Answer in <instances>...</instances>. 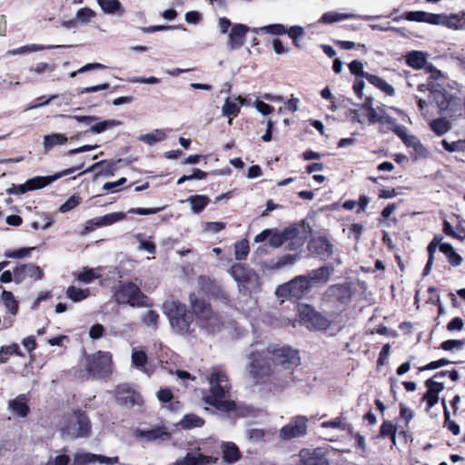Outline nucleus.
I'll list each match as a JSON object with an SVG mask.
<instances>
[{
  "instance_id": "2eb2a0df",
  "label": "nucleus",
  "mask_w": 465,
  "mask_h": 465,
  "mask_svg": "<svg viewBox=\"0 0 465 465\" xmlns=\"http://www.w3.org/2000/svg\"><path fill=\"white\" fill-rule=\"evenodd\" d=\"M115 398L118 403L126 407L140 404L141 396L128 384H121L115 388Z\"/></svg>"
},
{
  "instance_id": "5701e85b",
  "label": "nucleus",
  "mask_w": 465,
  "mask_h": 465,
  "mask_svg": "<svg viewBox=\"0 0 465 465\" xmlns=\"http://www.w3.org/2000/svg\"><path fill=\"white\" fill-rule=\"evenodd\" d=\"M215 462V458L203 455L198 450H194L188 452L183 459L177 460L174 465H209Z\"/></svg>"
},
{
  "instance_id": "a878e982",
  "label": "nucleus",
  "mask_w": 465,
  "mask_h": 465,
  "mask_svg": "<svg viewBox=\"0 0 465 465\" xmlns=\"http://www.w3.org/2000/svg\"><path fill=\"white\" fill-rule=\"evenodd\" d=\"M101 10L110 15L122 16L125 10L119 0H96Z\"/></svg>"
},
{
  "instance_id": "dca6fc26",
  "label": "nucleus",
  "mask_w": 465,
  "mask_h": 465,
  "mask_svg": "<svg viewBox=\"0 0 465 465\" xmlns=\"http://www.w3.org/2000/svg\"><path fill=\"white\" fill-rule=\"evenodd\" d=\"M134 435L145 442H160L169 440L171 433L165 428L155 427L150 430H135Z\"/></svg>"
},
{
  "instance_id": "39448f33",
  "label": "nucleus",
  "mask_w": 465,
  "mask_h": 465,
  "mask_svg": "<svg viewBox=\"0 0 465 465\" xmlns=\"http://www.w3.org/2000/svg\"><path fill=\"white\" fill-rule=\"evenodd\" d=\"M114 298L118 304H129L132 307L150 305L148 298L141 292L139 286L133 282L119 284L115 289Z\"/></svg>"
},
{
  "instance_id": "473e14b6",
  "label": "nucleus",
  "mask_w": 465,
  "mask_h": 465,
  "mask_svg": "<svg viewBox=\"0 0 465 465\" xmlns=\"http://www.w3.org/2000/svg\"><path fill=\"white\" fill-rule=\"evenodd\" d=\"M436 375L432 376L425 382L427 392L423 395L422 401H426V411H430L436 403Z\"/></svg>"
},
{
  "instance_id": "f8f14e48",
  "label": "nucleus",
  "mask_w": 465,
  "mask_h": 465,
  "mask_svg": "<svg viewBox=\"0 0 465 465\" xmlns=\"http://www.w3.org/2000/svg\"><path fill=\"white\" fill-rule=\"evenodd\" d=\"M392 131L401 139L407 147L412 148L416 154V158L424 159L429 156V152L425 146L416 136L410 134L406 127L395 125Z\"/></svg>"
},
{
  "instance_id": "ea45409f",
  "label": "nucleus",
  "mask_w": 465,
  "mask_h": 465,
  "mask_svg": "<svg viewBox=\"0 0 465 465\" xmlns=\"http://www.w3.org/2000/svg\"><path fill=\"white\" fill-rule=\"evenodd\" d=\"M187 201L191 205L192 211L195 213H199L209 203L210 199L205 195H192Z\"/></svg>"
},
{
  "instance_id": "0e129e2a",
  "label": "nucleus",
  "mask_w": 465,
  "mask_h": 465,
  "mask_svg": "<svg viewBox=\"0 0 465 465\" xmlns=\"http://www.w3.org/2000/svg\"><path fill=\"white\" fill-rule=\"evenodd\" d=\"M79 203V197L73 195L60 206L59 211L63 213H67L76 207Z\"/></svg>"
},
{
  "instance_id": "ddd939ff",
  "label": "nucleus",
  "mask_w": 465,
  "mask_h": 465,
  "mask_svg": "<svg viewBox=\"0 0 465 465\" xmlns=\"http://www.w3.org/2000/svg\"><path fill=\"white\" fill-rule=\"evenodd\" d=\"M308 419L304 416H296L291 421L280 430V438L283 440H289L301 437L307 432Z\"/></svg>"
},
{
  "instance_id": "f3484780",
  "label": "nucleus",
  "mask_w": 465,
  "mask_h": 465,
  "mask_svg": "<svg viewBox=\"0 0 465 465\" xmlns=\"http://www.w3.org/2000/svg\"><path fill=\"white\" fill-rule=\"evenodd\" d=\"M248 31L249 27L245 25H233L228 33V49L233 51L241 48L244 45L246 34Z\"/></svg>"
},
{
  "instance_id": "680f3d73",
  "label": "nucleus",
  "mask_w": 465,
  "mask_h": 465,
  "mask_svg": "<svg viewBox=\"0 0 465 465\" xmlns=\"http://www.w3.org/2000/svg\"><path fill=\"white\" fill-rule=\"evenodd\" d=\"M464 342L460 340H449L441 343L444 351H460L463 348Z\"/></svg>"
},
{
  "instance_id": "9b49d317",
  "label": "nucleus",
  "mask_w": 465,
  "mask_h": 465,
  "mask_svg": "<svg viewBox=\"0 0 465 465\" xmlns=\"http://www.w3.org/2000/svg\"><path fill=\"white\" fill-rule=\"evenodd\" d=\"M311 288L308 277H305V275H300L288 283L282 285L278 289L277 293L280 296L285 295L295 299H301L309 292Z\"/></svg>"
},
{
  "instance_id": "a18cd8bd",
  "label": "nucleus",
  "mask_w": 465,
  "mask_h": 465,
  "mask_svg": "<svg viewBox=\"0 0 465 465\" xmlns=\"http://www.w3.org/2000/svg\"><path fill=\"white\" fill-rule=\"evenodd\" d=\"M89 294V289H79L74 286H69L66 291L67 297L75 302L84 300Z\"/></svg>"
},
{
  "instance_id": "6e6d98bb",
  "label": "nucleus",
  "mask_w": 465,
  "mask_h": 465,
  "mask_svg": "<svg viewBox=\"0 0 465 465\" xmlns=\"http://www.w3.org/2000/svg\"><path fill=\"white\" fill-rule=\"evenodd\" d=\"M383 108L374 107L367 111V117L370 124L383 123Z\"/></svg>"
},
{
  "instance_id": "5fc2aeb1",
  "label": "nucleus",
  "mask_w": 465,
  "mask_h": 465,
  "mask_svg": "<svg viewBox=\"0 0 465 465\" xmlns=\"http://www.w3.org/2000/svg\"><path fill=\"white\" fill-rule=\"evenodd\" d=\"M159 320V315L155 311H148L144 313L142 318L143 322L148 326L153 327V329L157 328V322Z\"/></svg>"
},
{
  "instance_id": "69168bd1",
  "label": "nucleus",
  "mask_w": 465,
  "mask_h": 465,
  "mask_svg": "<svg viewBox=\"0 0 465 465\" xmlns=\"http://www.w3.org/2000/svg\"><path fill=\"white\" fill-rule=\"evenodd\" d=\"M33 248H21L16 251L8 252L5 253V256L7 258L19 259L24 258L29 255Z\"/></svg>"
},
{
  "instance_id": "bb28decb",
  "label": "nucleus",
  "mask_w": 465,
  "mask_h": 465,
  "mask_svg": "<svg viewBox=\"0 0 465 465\" xmlns=\"http://www.w3.org/2000/svg\"><path fill=\"white\" fill-rule=\"evenodd\" d=\"M438 25H443L452 29H460L465 26V16L464 15H438Z\"/></svg>"
},
{
  "instance_id": "a19ab883",
  "label": "nucleus",
  "mask_w": 465,
  "mask_h": 465,
  "mask_svg": "<svg viewBox=\"0 0 465 465\" xmlns=\"http://www.w3.org/2000/svg\"><path fill=\"white\" fill-rule=\"evenodd\" d=\"M327 295L344 302L349 298V289L341 284L331 285L327 291Z\"/></svg>"
},
{
  "instance_id": "393cba45",
  "label": "nucleus",
  "mask_w": 465,
  "mask_h": 465,
  "mask_svg": "<svg viewBox=\"0 0 465 465\" xmlns=\"http://www.w3.org/2000/svg\"><path fill=\"white\" fill-rule=\"evenodd\" d=\"M28 398L25 394H20L8 403V410L19 417H25L29 412Z\"/></svg>"
},
{
  "instance_id": "4c0bfd02",
  "label": "nucleus",
  "mask_w": 465,
  "mask_h": 465,
  "mask_svg": "<svg viewBox=\"0 0 465 465\" xmlns=\"http://www.w3.org/2000/svg\"><path fill=\"white\" fill-rule=\"evenodd\" d=\"M167 137L165 131L162 129H155L151 133L142 134L139 136V141L147 145H153L159 142L165 140Z\"/></svg>"
},
{
  "instance_id": "412c9836",
  "label": "nucleus",
  "mask_w": 465,
  "mask_h": 465,
  "mask_svg": "<svg viewBox=\"0 0 465 465\" xmlns=\"http://www.w3.org/2000/svg\"><path fill=\"white\" fill-rule=\"evenodd\" d=\"M310 251L322 260H326L332 254V245L325 237L313 238L309 243Z\"/></svg>"
},
{
  "instance_id": "0eeeda50",
  "label": "nucleus",
  "mask_w": 465,
  "mask_h": 465,
  "mask_svg": "<svg viewBox=\"0 0 465 465\" xmlns=\"http://www.w3.org/2000/svg\"><path fill=\"white\" fill-rule=\"evenodd\" d=\"M90 430L89 419L82 412H73L67 415L61 426L62 434L74 439L88 437Z\"/></svg>"
},
{
  "instance_id": "6e6552de",
  "label": "nucleus",
  "mask_w": 465,
  "mask_h": 465,
  "mask_svg": "<svg viewBox=\"0 0 465 465\" xmlns=\"http://www.w3.org/2000/svg\"><path fill=\"white\" fill-rule=\"evenodd\" d=\"M300 322L310 330H326L329 321L308 304H300L298 307Z\"/></svg>"
},
{
  "instance_id": "aec40b11",
  "label": "nucleus",
  "mask_w": 465,
  "mask_h": 465,
  "mask_svg": "<svg viewBox=\"0 0 465 465\" xmlns=\"http://www.w3.org/2000/svg\"><path fill=\"white\" fill-rule=\"evenodd\" d=\"M286 240L287 235L285 232H279L272 229H265L254 238L255 242L268 241L269 244L273 248L280 247Z\"/></svg>"
},
{
  "instance_id": "774afa93",
  "label": "nucleus",
  "mask_w": 465,
  "mask_h": 465,
  "mask_svg": "<svg viewBox=\"0 0 465 465\" xmlns=\"http://www.w3.org/2000/svg\"><path fill=\"white\" fill-rule=\"evenodd\" d=\"M70 462L69 456L61 454L54 459H49L45 465H68Z\"/></svg>"
},
{
  "instance_id": "f704fd0d",
  "label": "nucleus",
  "mask_w": 465,
  "mask_h": 465,
  "mask_svg": "<svg viewBox=\"0 0 465 465\" xmlns=\"http://www.w3.org/2000/svg\"><path fill=\"white\" fill-rule=\"evenodd\" d=\"M426 62V54L421 51H411L406 54V63L413 69L423 68Z\"/></svg>"
},
{
  "instance_id": "423d86ee",
  "label": "nucleus",
  "mask_w": 465,
  "mask_h": 465,
  "mask_svg": "<svg viewBox=\"0 0 465 465\" xmlns=\"http://www.w3.org/2000/svg\"><path fill=\"white\" fill-rule=\"evenodd\" d=\"M230 273L237 282L241 292L251 293L260 289L261 282L258 274L245 264L236 263L232 265Z\"/></svg>"
},
{
  "instance_id": "6ab92c4d",
  "label": "nucleus",
  "mask_w": 465,
  "mask_h": 465,
  "mask_svg": "<svg viewBox=\"0 0 465 465\" xmlns=\"http://www.w3.org/2000/svg\"><path fill=\"white\" fill-rule=\"evenodd\" d=\"M43 275L41 268L33 263L22 264L14 269V281L16 283L22 282L26 277L35 281L41 280Z\"/></svg>"
},
{
  "instance_id": "4d7b16f0",
  "label": "nucleus",
  "mask_w": 465,
  "mask_h": 465,
  "mask_svg": "<svg viewBox=\"0 0 465 465\" xmlns=\"http://www.w3.org/2000/svg\"><path fill=\"white\" fill-rule=\"evenodd\" d=\"M350 72L356 76H360L361 78L366 79V75H370L371 74L363 71V64L361 61L353 60L349 64Z\"/></svg>"
},
{
  "instance_id": "c9c22d12",
  "label": "nucleus",
  "mask_w": 465,
  "mask_h": 465,
  "mask_svg": "<svg viewBox=\"0 0 465 465\" xmlns=\"http://www.w3.org/2000/svg\"><path fill=\"white\" fill-rule=\"evenodd\" d=\"M54 47H62V45L45 46V45H43L31 44V45H24V46H21V47H18V48H15V49L9 50L7 52V54H9V55H21V54H29V53L40 52V51H43L45 49H50V48H54Z\"/></svg>"
},
{
  "instance_id": "20e7f679",
  "label": "nucleus",
  "mask_w": 465,
  "mask_h": 465,
  "mask_svg": "<svg viewBox=\"0 0 465 465\" xmlns=\"http://www.w3.org/2000/svg\"><path fill=\"white\" fill-rule=\"evenodd\" d=\"M171 327L177 332L184 333L190 329L192 314L186 312L184 304L178 301L166 302L163 304Z\"/></svg>"
},
{
  "instance_id": "a211bd4d",
  "label": "nucleus",
  "mask_w": 465,
  "mask_h": 465,
  "mask_svg": "<svg viewBox=\"0 0 465 465\" xmlns=\"http://www.w3.org/2000/svg\"><path fill=\"white\" fill-rule=\"evenodd\" d=\"M114 465L119 461L118 457H105L89 452L76 453L74 458L73 465H91L95 462Z\"/></svg>"
},
{
  "instance_id": "de8ad7c7",
  "label": "nucleus",
  "mask_w": 465,
  "mask_h": 465,
  "mask_svg": "<svg viewBox=\"0 0 465 465\" xmlns=\"http://www.w3.org/2000/svg\"><path fill=\"white\" fill-rule=\"evenodd\" d=\"M250 251L249 242L246 239L242 240L234 245V256L238 261L245 260Z\"/></svg>"
},
{
  "instance_id": "c03bdc74",
  "label": "nucleus",
  "mask_w": 465,
  "mask_h": 465,
  "mask_svg": "<svg viewBox=\"0 0 465 465\" xmlns=\"http://www.w3.org/2000/svg\"><path fill=\"white\" fill-rule=\"evenodd\" d=\"M122 123L118 120L110 119L96 123L89 128V132L93 134H101L108 129L121 125Z\"/></svg>"
},
{
  "instance_id": "7c9ffc66",
  "label": "nucleus",
  "mask_w": 465,
  "mask_h": 465,
  "mask_svg": "<svg viewBox=\"0 0 465 465\" xmlns=\"http://www.w3.org/2000/svg\"><path fill=\"white\" fill-rule=\"evenodd\" d=\"M147 363V355L143 351L138 349H133L132 351V364L141 370L147 375H150L153 372V370L147 368L145 365Z\"/></svg>"
},
{
  "instance_id": "37998d69",
  "label": "nucleus",
  "mask_w": 465,
  "mask_h": 465,
  "mask_svg": "<svg viewBox=\"0 0 465 465\" xmlns=\"http://www.w3.org/2000/svg\"><path fill=\"white\" fill-rule=\"evenodd\" d=\"M1 299L6 308V310L13 315H15L18 311V302L15 300L13 292L4 290L1 295Z\"/></svg>"
},
{
  "instance_id": "e433bc0d",
  "label": "nucleus",
  "mask_w": 465,
  "mask_h": 465,
  "mask_svg": "<svg viewBox=\"0 0 465 465\" xmlns=\"http://www.w3.org/2000/svg\"><path fill=\"white\" fill-rule=\"evenodd\" d=\"M367 81L373 84L375 87L379 88L381 91L385 93L386 94L392 96L395 94L394 87L391 85L389 83H387L384 79L381 77L375 75V74H370L366 75Z\"/></svg>"
},
{
  "instance_id": "1a4fd4ad",
  "label": "nucleus",
  "mask_w": 465,
  "mask_h": 465,
  "mask_svg": "<svg viewBox=\"0 0 465 465\" xmlns=\"http://www.w3.org/2000/svg\"><path fill=\"white\" fill-rule=\"evenodd\" d=\"M83 163L80 164L77 167L70 168L67 170L63 171L60 173H57L55 175H49V176H35L32 179L27 180L25 183L17 185V191L18 194L25 193L29 191H34L37 189H42L51 183L56 181L57 179L73 173L76 170H79L83 167Z\"/></svg>"
},
{
  "instance_id": "338daca9",
  "label": "nucleus",
  "mask_w": 465,
  "mask_h": 465,
  "mask_svg": "<svg viewBox=\"0 0 465 465\" xmlns=\"http://www.w3.org/2000/svg\"><path fill=\"white\" fill-rule=\"evenodd\" d=\"M225 228V223L222 222H209L205 223L204 230L209 232L216 233Z\"/></svg>"
},
{
  "instance_id": "3c124183",
  "label": "nucleus",
  "mask_w": 465,
  "mask_h": 465,
  "mask_svg": "<svg viewBox=\"0 0 465 465\" xmlns=\"http://www.w3.org/2000/svg\"><path fill=\"white\" fill-rule=\"evenodd\" d=\"M259 30L262 33L272 35H281L286 34V28L283 25L281 24H273L269 25H264L259 27Z\"/></svg>"
},
{
  "instance_id": "c85d7f7f",
  "label": "nucleus",
  "mask_w": 465,
  "mask_h": 465,
  "mask_svg": "<svg viewBox=\"0 0 465 465\" xmlns=\"http://www.w3.org/2000/svg\"><path fill=\"white\" fill-rule=\"evenodd\" d=\"M223 459L228 463H234L240 460L242 454L239 448L233 442H223L221 445Z\"/></svg>"
},
{
  "instance_id": "052dcab7",
  "label": "nucleus",
  "mask_w": 465,
  "mask_h": 465,
  "mask_svg": "<svg viewBox=\"0 0 465 465\" xmlns=\"http://www.w3.org/2000/svg\"><path fill=\"white\" fill-rule=\"evenodd\" d=\"M442 404H443V407H444V414H445V418H446V421H445L446 427L454 435H459L460 432V426L456 422L450 420V412L446 409V405H445V401L444 400L442 401Z\"/></svg>"
},
{
  "instance_id": "e2e57ef3",
  "label": "nucleus",
  "mask_w": 465,
  "mask_h": 465,
  "mask_svg": "<svg viewBox=\"0 0 465 465\" xmlns=\"http://www.w3.org/2000/svg\"><path fill=\"white\" fill-rule=\"evenodd\" d=\"M442 230H443L444 233L448 236H450V237L456 238V239H462L463 230L458 229V232H456L453 229V227L450 225V223L446 220L443 221Z\"/></svg>"
},
{
  "instance_id": "c756f323",
  "label": "nucleus",
  "mask_w": 465,
  "mask_h": 465,
  "mask_svg": "<svg viewBox=\"0 0 465 465\" xmlns=\"http://www.w3.org/2000/svg\"><path fill=\"white\" fill-rule=\"evenodd\" d=\"M126 214L123 212L111 213L104 216L91 219L90 223H94L96 227L109 226L125 218Z\"/></svg>"
},
{
  "instance_id": "2f4dec72",
  "label": "nucleus",
  "mask_w": 465,
  "mask_h": 465,
  "mask_svg": "<svg viewBox=\"0 0 465 465\" xmlns=\"http://www.w3.org/2000/svg\"><path fill=\"white\" fill-rule=\"evenodd\" d=\"M438 246L440 251L446 256L448 262L452 266H459L462 262V257L456 252L451 244L443 242L440 243L438 239Z\"/></svg>"
},
{
  "instance_id": "f03ea898",
  "label": "nucleus",
  "mask_w": 465,
  "mask_h": 465,
  "mask_svg": "<svg viewBox=\"0 0 465 465\" xmlns=\"http://www.w3.org/2000/svg\"><path fill=\"white\" fill-rule=\"evenodd\" d=\"M207 379L210 388L203 396V401L222 412H237L235 402L229 399L231 386L226 373L215 368Z\"/></svg>"
},
{
  "instance_id": "13d9d810",
  "label": "nucleus",
  "mask_w": 465,
  "mask_h": 465,
  "mask_svg": "<svg viewBox=\"0 0 465 465\" xmlns=\"http://www.w3.org/2000/svg\"><path fill=\"white\" fill-rule=\"evenodd\" d=\"M100 275L97 274L94 269H84L82 272H80L77 276L78 281L83 282L84 283H90L94 280L99 278Z\"/></svg>"
},
{
  "instance_id": "79ce46f5",
  "label": "nucleus",
  "mask_w": 465,
  "mask_h": 465,
  "mask_svg": "<svg viewBox=\"0 0 465 465\" xmlns=\"http://www.w3.org/2000/svg\"><path fill=\"white\" fill-rule=\"evenodd\" d=\"M180 423L183 429L190 430L202 427L204 423V420L196 414L191 413L184 415Z\"/></svg>"
},
{
  "instance_id": "7ed1b4c3",
  "label": "nucleus",
  "mask_w": 465,
  "mask_h": 465,
  "mask_svg": "<svg viewBox=\"0 0 465 465\" xmlns=\"http://www.w3.org/2000/svg\"><path fill=\"white\" fill-rule=\"evenodd\" d=\"M438 83V87H440ZM462 108L461 99L459 97L458 89L449 86L446 88H438V109L442 114L438 118V136L445 134L450 128V123L447 118H451L457 114H460Z\"/></svg>"
},
{
  "instance_id": "4be33fe9",
  "label": "nucleus",
  "mask_w": 465,
  "mask_h": 465,
  "mask_svg": "<svg viewBox=\"0 0 465 465\" xmlns=\"http://www.w3.org/2000/svg\"><path fill=\"white\" fill-rule=\"evenodd\" d=\"M401 20L436 25V15L424 11H408L393 17L394 22H400Z\"/></svg>"
},
{
  "instance_id": "9d476101",
  "label": "nucleus",
  "mask_w": 465,
  "mask_h": 465,
  "mask_svg": "<svg viewBox=\"0 0 465 465\" xmlns=\"http://www.w3.org/2000/svg\"><path fill=\"white\" fill-rule=\"evenodd\" d=\"M86 370L93 375L103 377L110 371L112 355L106 351H97L86 359Z\"/></svg>"
},
{
  "instance_id": "b1692460",
  "label": "nucleus",
  "mask_w": 465,
  "mask_h": 465,
  "mask_svg": "<svg viewBox=\"0 0 465 465\" xmlns=\"http://www.w3.org/2000/svg\"><path fill=\"white\" fill-rule=\"evenodd\" d=\"M333 272V268L330 266H322L316 270L311 271L305 277H308L311 287L318 284L326 283Z\"/></svg>"
},
{
  "instance_id": "bf43d9fd",
  "label": "nucleus",
  "mask_w": 465,
  "mask_h": 465,
  "mask_svg": "<svg viewBox=\"0 0 465 465\" xmlns=\"http://www.w3.org/2000/svg\"><path fill=\"white\" fill-rule=\"evenodd\" d=\"M297 260H298L297 255L285 254V255L282 256L281 258H279V260L273 265V268L280 269L285 265H292L297 262Z\"/></svg>"
},
{
  "instance_id": "49530a36",
  "label": "nucleus",
  "mask_w": 465,
  "mask_h": 465,
  "mask_svg": "<svg viewBox=\"0 0 465 465\" xmlns=\"http://www.w3.org/2000/svg\"><path fill=\"white\" fill-rule=\"evenodd\" d=\"M286 34L292 40L293 45L296 47H301L300 39H302L305 35V31L302 26H301V25L291 26L289 29H286Z\"/></svg>"
},
{
  "instance_id": "72a5a7b5",
  "label": "nucleus",
  "mask_w": 465,
  "mask_h": 465,
  "mask_svg": "<svg viewBox=\"0 0 465 465\" xmlns=\"http://www.w3.org/2000/svg\"><path fill=\"white\" fill-rule=\"evenodd\" d=\"M67 142V137L63 134H51L43 137V147L45 153H48L55 145L64 144Z\"/></svg>"
},
{
  "instance_id": "58836bf2",
  "label": "nucleus",
  "mask_w": 465,
  "mask_h": 465,
  "mask_svg": "<svg viewBox=\"0 0 465 465\" xmlns=\"http://www.w3.org/2000/svg\"><path fill=\"white\" fill-rule=\"evenodd\" d=\"M356 16L357 15L355 14L338 13L332 11L323 14L319 22L323 24H332L346 19L355 18Z\"/></svg>"
},
{
  "instance_id": "09e8293b",
  "label": "nucleus",
  "mask_w": 465,
  "mask_h": 465,
  "mask_svg": "<svg viewBox=\"0 0 465 465\" xmlns=\"http://www.w3.org/2000/svg\"><path fill=\"white\" fill-rule=\"evenodd\" d=\"M21 355L20 348L17 343H12L9 346H3L0 349V363H5L11 355Z\"/></svg>"
},
{
  "instance_id": "864d4df0",
  "label": "nucleus",
  "mask_w": 465,
  "mask_h": 465,
  "mask_svg": "<svg viewBox=\"0 0 465 465\" xmlns=\"http://www.w3.org/2000/svg\"><path fill=\"white\" fill-rule=\"evenodd\" d=\"M428 251H429V253H430V257H429V260L427 262V264L424 268V271H423V275H428L431 269H432V265H433V259H434V256H433V253L434 252L436 251V235L433 237V239L430 241L429 246H428Z\"/></svg>"
},
{
  "instance_id": "cd10ccee",
  "label": "nucleus",
  "mask_w": 465,
  "mask_h": 465,
  "mask_svg": "<svg viewBox=\"0 0 465 465\" xmlns=\"http://www.w3.org/2000/svg\"><path fill=\"white\" fill-rule=\"evenodd\" d=\"M245 103V99L242 96H237L233 100L229 97L225 99L222 107V113L224 116H236L238 115L242 105Z\"/></svg>"
},
{
  "instance_id": "8fccbe9b",
  "label": "nucleus",
  "mask_w": 465,
  "mask_h": 465,
  "mask_svg": "<svg viewBox=\"0 0 465 465\" xmlns=\"http://www.w3.org/2000/svg\"><path fill=\"white\" fill-rule=\"evenodd\" d=\"M381 435L389 436L393 444H396V427L391 421H384L381 426Z\"/></svg>"
},
{
  "instance_id": "603ef678",
  "label": "nucleus",
  "mask_w": 465,
  "mask_h": 465,
  "mask_svg": "<svg viewBox=\"0 0 465 465\" xmlns=\"http://www.w3.org/2000/svg\"><path fill=\"white\" fill-rule=\"evenodd\" d=\"M96 14L90 8L84 7L77 11L76 13V20L81 22L82 24H87L91 19L95 17Z\"/></svg>"
},
{
  "instance_id": "4468645a",
  "label": "nucleus",
  "mask_w": 465,
  "mask_h": 465,
  "mask_svg": "<svg viewBox=\"0 0 465 465\" xmlns=\"http://www.w3.org/2000/svg\"><path fill=\"white\" fill-rule=\"evenodd\" d=\"M189 299L194 313L204 319L207 324L213 327L212 331L214 330V326L219 327L218 318L213 314L211 308L205 304L204 301L198 300L194 294H191Z\"/></svg>"
},
{
  "instance_id": "f257e3e1",
  "label": "nucleus",
  "mask_w": 465,
  "mask_h": 465,
  "mask_svg": "<svg viewBox=\"0 0 465 465\" xmlns=\"http://www.w3.org/2000/svg\"><path fill=\"white\" fill-rule=\"evenodd\" d=\"M247 359L246 371L253 384H263L270 380L272 374L270 359L274 365L291 372L301 364L297 350L288 345H265L262 342L251 345Z\"/></svg>"
}]
</instances>
